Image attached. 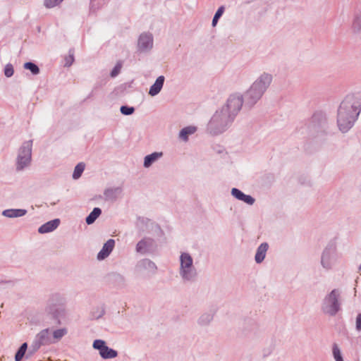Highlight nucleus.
<instances>
[{
  "instance_id": "f257e3e1",
  "label": "nucleus",
  "mask_w": 361,
  "mask_h": 361,
  "mask_svg": "<svg viewBox=\"0 0 361 361\" xmlns=\"http://www.w3.org/2000/svg\"><path fill=\"white\" fill-rule=\"evenodd\" d=\"M93 346L99 350L100 355L104 358H111L116 356V351L106 347L102 341H95Z\"/></svg>"
},
{
  "instance_id": "f03ea898",
  "label": "nucleus",
  "mask_w": 361,
  "mask_h": 361,
  "mask_svg": "<svg viewBox=\"0 0 361 361\" xmlns=\"http://www.w3.org/2000/svg\"><path fill=\"white\" fill-rule=\"evenodd\" d=\"M114 246V241L113 240H109V241H107L104 244L102 250L98 254V259H102L105 258L106 257H107L109 255V254L111 252V251L112 250Z\"/></svg>"
},
{
  "instance_id": "7ed1b4c3",
  "label": "nucleus",
  "mask_w": 361,
  "mask_h": 361,
  "mask_svg": "<svg viewBox=\"0 0 361 361\" xmlns=\"http://www.w3.org/2000/svg\"><path fill=\"white\" fill-rule=\"evenodd\" d=\"M59 224V220L55 219L51 221L47 222V224L42 225L39 228V232L41 233H44L47 232H50L55 229Z\"/></svg>"
},
{
  "instance_id": "20e7f679",
  "label": "nucleus",
  "mask_w": 361,
  "mask_h": 361,
  "mask_svg": "<svg viewBox=\"0 0 361 361\" xmlns=\"http://www.w3.org/2000/svg\"><path fill=\"white\" fill-rule=\"evenodd\" d=\"M164 81V78L163 76H159L154 84L152 86L149 90V94L152 96L156 95L161 90L163 83Z\"/></svg>"
},
{
  "instance_id": "39448f33",
  "label": "nucleus",
  "mask_w": 361,
  "mask_h": 361,
  "mask_svg": "<svg viewBox=\"0 0 361 361\" xmlns=\"http://www.w3.org/2000/svg\"><path fill=\"white\" fill-rule=\"evenodd\" d=\"M232 194L236 198L241 200L246 203L252 204L254 202V200L252 197L243 194L242 192H240L238 189H235V188L233 189Z\"/></svg>"
},
{
  "instance_id": "423d86ee",
  "label": "nucleus",
  "mask_w": 361,
  "mask_h": 361,
  "mask_svg": "<svg viewBox=\"0 0 361 361\" xmlns=\"http://www.w3.org/2000/svg\"><path fill=\"white\" fill-rule=\"evenodd\" d=\"M267 249L268 245L267 243H263L259 247L255 255V260L257 262H261L264 259Z\"/></svg>"
},
{
  "instance_id": "0eeeda50",
  "label": "nucleus",
  "mask_w": 361,
  "mask_h": 361,
  "mask_svg": "<svg viewBox=\"0 0 361 361\" xmlns=\"http://www.w3.org/2000/svg\"><path fill=\"white\" fill-rule=\"evenodd\" d=\"M26 212L23 209H8L3 212V214L8 217H18L25 214Z\"/></svg>"
},
{
  "instance_id": "6e6552de",
  "label": "nucleus",
  "mask_w": 361,
  "mask_h": 361,
  "mask_svg": "<svg viewBox=\"0 0 361 361\" xmlns=\"http://www.w3.org/2000/svg\"><path fill=\"white\" fill-rule=\"evenodd\" d=\"M162 155V153H154L149 156H147L145 159V166H149L154 160L157 159L158 158L161 157Z\"/></svg>"
},
{
  "instance_id": "1a4fd4ad",
  "label": "nucleus",
  "mask_w": 361,
  "mask_h": 361,
  "mask_svg": "<svg viewBox=\"0 0 361 361\" xmlns=\"http://www.w3.org/2000/svg\"><path fill=\"white\" fill-rule=\"evenodd\" d=\"M100 214L101 210L99 208H94L92 213L87 217L86 222L88 224L93 223Z\"/></svg>"
},
{
  "instance_id": "9d476101",
  "label": "nucleus",
  "mask_w": 361,
  "mask_h": 361,
  "mask_svg": "<svg viewBox=\"0 0 361 361\" xmlns=\"http://www.w3.org/2000/svg\"><path fill=\"white\" fill-rule=\"evenodd\" d=\"M180 260L182 269L188 268L192 264V259L188 255H182Z\"/></svg>"
},
{
  "instance_id": "9b49d317",
  "label": "nucleus",
  "mask_w": 361,
  "mask_h": 361,
  "mask_svg": "<svg viewBox=\"0 0 361 361\" xmlns=\"http://www.w3.org/2000/svg\"><path fill=\"white\" fill-rule=\"evenodd\" d=\"M27 350V343H23L16 355V360L20 361L25 355Z\"/></svg>"
},
{
  "instance_id": "f8f14e48",
  "label": "nucleus",
  "mask_w": 361,
  "mask_h": 361,
  "mask_svg": "<svg viewBox=\"0 0 361 361\" xmlns=\"http://www.w3.org/2000/svg\"><path fill=\"white\" fill-rule=\"evenodd\" d=\"M195 130H196V128L195 127H188V128H184L181 130V132L180 133V136L183 139L186 140L187 135L188 134H192V133H195Z\"/></svg>"
},
{
  "instance_id": "ddd939ff",
  "label": "nucleus",
  "mask_w": 361,
  "mask_h": 361,
  "mask_svg": "<svg viewBox=\"0 0 361 361\" xmlns=\"http://www.w3.org/2000/svg\"><path fill=\"white\" fill-rule=\"evenodd\" d=\"M30 159V150L27 149L25 152L24 157L19 159L18 164L22 168L23 166V165H21L22 162H23V165H25L29 162Z\"/></svg>"
},
{
  "instance_id": "4468645a",
  "label": "nucleus",
  "mask_w": 361,
  "mask_h": 361,
  "mask_svg": "<svg viewBox=\"0 0 361 361\" xmlns=\"http://www.w3.org/2000/svg\"><path fill=\"white\" fill-rule=\"evenodd\" d=\"M85 169V166L83 164H79L76 166L74 172H73V178H78L81 173H82L83 170Z\"/></svg>"
},
{
  "instance_id": "2eb2a0df",
  "label": "nucleus",
  "mask_w": 361,
  "mask_h": 361,
  "mask_svg": "<svg viewBox=\"0 0 361 361\" xmlns=\"http://www.w3.org/2000/svg\"><path fill=\"white\" fill-rule=\"evenodd\" d=\"M152 44L151 38L148 36L141 37L139 41V44L141 47H145Z\"/></svg>"
},
{
  "instance_id": "dca6fc26",
  "label": "nucleus",
  "mask_w": 361,
  "mask_h": 361,
  "mask_svg": "<svg viewBox=\"0 0 361 361\" xmlns=\"http://www.w3.org/2000/svg\"><path fill=\"white\" fill-rule=\"evenodd\" d=\"M25 68L26 69H29L32 73L36 74L39 72V68L36 65L32 63H26L25 64Z\"/></svg>"
},
{
  "instance_id": "f3484780",
  "label": "nucleus",
  "mask_w": 361,
  "mask_h": 361,
  "mask_svg": "<svg viewBox=\"0 0 361 361\" xmlns=\"http://www.w3.org/2000/svg\"><path fill=\"white\" fill-rule=\"evenodd\" d=\"M62 0H45V5L48 8H51L59 4Z\"/></svg>"
},
{
  "instance_id": "a211bd4d",
  "label": "nucleus",
  "mask_w": 361,
  "mask_h": 361,
  "mask_svg": "<svg viewBox=\"0 0 361 361\" xmlns=\"http://www.w3.org/2000/svg\"><path fill=\"white\" fill-rule=\"evenodd\" d=\"M334 358L336 361H343L341 355L340 350L337 347H334L333 350Z\"/></svg>"
},
{
  "instance_id": "6ab92c4d",
  "label": "nucleus",
  "mask_w": 361,
  "mask_h": 361,
  "mask_svg": "<svg viewBox=\"0 0 361 361\" xmlns=\"http://www.w3.org/2000/svg\"><path fill=\"white\" fill-rule=\"evenodd\" d=\"M121 111L122 114H123L125 115H130L133 112V109L130 108V107L123 106V107H121Z\"/></svg>"
},
{
  "instance_id": "aec40b11",
  "label": "nucleus",
  "mask_w": 361,
  "mask_h": 361,
  "mask_svg": "<svg viewBox=\"0 0 361 361\" xmlns=\"http://www.w3.org/2000/svg\"><path fill=\"white\" fill-rule=\"evenodd\" d=\"M66 334V331L64 329H59L54 331V336L56 338H61Z\"/></svg>"
},
{
  "instance_id": "412c9836",
  "label": "nucleus",
  "mask_w": 361,
  "mask_h": 361,
  "mask_svg": "<svg viewBox=\"0 0 361 361\" xmlns=\"http://www.w3.org/2000/svg\"><path fill=\"white\" fill-rule=\"evenodd\" d=\"M13 73V69L11 66H7L5 68V75L7 77H10Z\"/></svg>"
},
{
  "instance_id": "4be33fe9",
  "label": "nucleus",
  "mask_w": 361,
  "mask_h": 361,
  "mask_svg": "<svg viewBox=\"0 0 361 361\" xmlns=\"http://www.w3.org/2000/svg\"><path fill=\"white\" fill-rule=\"evenodd\" d=\"M224 11V8L223 6L220 7L218 9V11H216L214 16L219 18L221 16V15L223 14Z\"/></svg>"
},
{
  "instance_id": "5701e85b",
  "label": "nucleus",
  "mask_w": 361,
  "mask_h": 361,
  "mask_svg": "<svg viewBox=\"0 0 361 361\" xmlns=\"http://www.w3.org/2000/svg\"><path fill=\"white\" fill-rule=\"evenodd\" d=\"M357 329H361V315H359L357 317Z\"/></svg>"
},
{
  "instance_id": "b1692460",
  "label": "nucleus",
  "mask_w": 361,
  "mask_h": 361,
  "mask_svg": "<svg viewBox=\"0 0 361 361\" xmlns=\"http://www.w3.org/2000/svg\"><path fill=\"white\" fill-rule=\"evenodd\" d=\"M120 68H121V67H120V66H116V67L115 68V69H114V70L113 71V72H112V75H113V76L116 75L118 73V71H119Z\"/></svg>"
},
{
  "instance_id": "393cba45",
  "label": "nucleus",
  "mask_w": 361,
  "mask_h": 361,
  "mask_svg": "<svg viewBox=\"0 0 361 361\" xmlns=\"http://www.w3.org/2000/svg\"><path fill=\"white\" fill-rule=\"evenodd\" d=\"M219 18H216V17H214V19H213V21H212V25L213 26H215L217 23V21H218Z\"/></svg>"
},
{
  "instance_id": "a878e982",
  "label": "nucleus",
  "mask_w": 361,
  "mask_h": 361,
  "mask_svg": "<svg viewBox=\"0 0 361 361\" xmlns=\"http://www.w3.org/2000/svg\"><path fill=\"white\" fill-rule=\"evenodd\" d=\"M334 297H335V292H334V291H333V292L331 293V295H330V298H334Z\"/></svg>"
}]
</instances>
